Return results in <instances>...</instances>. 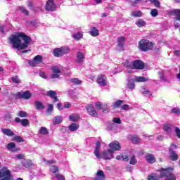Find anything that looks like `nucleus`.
I'll list each match as a JSON object with an SVG mask.
<instances>
[{"label":"nucleus","mask_w":180,"mask_h":180,"mask_svg":"<svg viewBox=\"0 0 180 180\" xmlns=\"http://www.w3.org/2000/svg\"><path fill=\"white\" fill-rule=\"evenodd\" d=\"M9 41L13 49L16 50H26L30 43H32V37L27 35L25 32H16L11 35Z\"/></svg>","instance_id":"nucleus-1"},{"label":"nucleus","mask_w":180,"mask_h":180,"mask_svg":"<svg viewBox=\"0 0 180 180\" xmlns=\"http://www.w3.org/2000/svg\"><path fill=\"white\" fill-rule=\"evenodd\" d=\"M139 49L141 51H150L154 49V43L146 39H141L139 42Z\"/></svg>","instance_id":"nucleus-2"},{"label":"nucleus","mask_w":180,"mask_h":180,"mask_svg":"<svg viewBox=\"0 0 180 180\" xmlns=\"http://www.w3.org/2000/svg\"><path fill=\"white\" fill-rule=\"evenodd\" d=\"M13 96L16 101L18 99H25V101H29L32 98V93L29 91V90H26L24 92H17L13 94Z\"/></svg>","instance_id":"nucleus-3"},{"label":"nucleus","mask_w":180,"mask_h":180,"mask_svg":"<svg viewBox=\"0 0 180 180\" xmlns=\"http://www.w3.org/2000/svg\"><path fill=\"white\" fill-rule=\"evenodd\" d=\"M109 151L110 153H115V151H120L122 150V146L120 145V143L117 141H114L109 143Z\"/></svg>","instance_id":"nucleus-4"},{"label":"nucleus","mask_w":180,"mask_h":180,"mask_svg":"<svg viewBox=\"0 0 180 180\" xmlns=\"http://www.w3.org/2000/svg\"><path fill=\"white\" fill-rule=\"evenodd\" d=\"M0 180H13V175L11 173V170H0Z\"/></svg>","instance_id":"nucleus-5"},{"label":"nucleus","mask_w":180,"mask_h":180,"mask_svg":"<svg viewBox=\"0 0 180 180\" xmlns=\"http://www.w3.org/2000/svg\"><path fill=\"white\" fill-rule=\"evenodd\" d=\"M69 49L61 48H56L53 51V54L55 57H63L64 54H68L69 51Z\"/></svg>","instance_id":"nucleus-6"},{"label":"nucleus","mask_w":180,"mask_h":180,"mask_svg":"<svg viewBox=\"0 0 180 180\" xmlns=\"http://www.w3.org/2000/svg\"><path fill=\"white\" fill-rule=\"evenodd\" d=\"M45 11L47 12H54L57 11V6L54 3V0H48L45 5Z\"/></svg>","instance_id":"nucleus-7"},{"label":"nucleus","mask_w":180,"mask_h":180,"mask_svg":"<svg viewBox=\"0 0 180 180\" xmlns=\"http://www.w3.org/2000/svg\"><path fill=\"white\" fill-rule=\"evenodd\" d=\"M146 64L141 60H133V70H144Z\"/></svg>","instance_id":"nucleus-8"},{"label":"nucleus","mask_w":180,"mask_h":180,"mask_svg":"<svg viewBox=\"0 0 180 180\" xmlns=\"http://www.w3.org/2000/svg\"><path fill=\"white\" fill-rule=\"evenodd\" d=\"M86 110H87L88 113L93 116V117H96L98 116V112H96V110H95V107H94V105L92 104H88L86 106Z\"/></svg>","instance_id":"nucleus-9"},{"label":"nucleus","mask_w":180,"mask_h":180,"mask_svg":"<svg viewBox=\"0 0 180 180\" xmlns=\"http://www.w3.org/2000/svg\"><path fill=\"white\" fill-rule=\"evenodd\" d=\"M101 158H103L105 161H108V160H112V158H114L113 153L108 149L101 153Z\"/></svg>","instance_id":"nucleus-10"},{"label":"nucleus","mask_w":180,"mask_h":180,"mask_svg":"<svg viewBox=\"0 0 180 180\" xmlns=\"http://www.w3.org/2000/svg\"><path fill=\"white\" fill-rule=\"evenodd\" d=\"M107 77L103 75H98L97 77V84L101 85V86H106L107 85Z\"/></svg>","instance_id":"nucleus-11"},{"label":"nucleus","mask_w":180,"mask_h":180,"mask_svg":"<svg viewBox=\"0 0 180 180\" xmlns=\"http://www.w3.org/2000/svg\"><path fill=\"white\" fill-rule=\"evenodd\" d=\"M46 96H49V98H51L53 99V103L58 102L60 100L58 99V97L57 96V92L56 91L50 90L48 91L46 94Z\"/></svg>","instance_id":"nucleus-12"},{"label":"nucleus","mask_w":180,"mask_h":180,"mask_svg":"<svg viewBox=\"0 0 180 180\" xmlns=\"http://www.w3.org/2000/svg\"><path fill=\"white\" fill-rule=\"evenodd\" d=\"M169 158L172 161H178V159L179 158V155L176 154V153L172 149V148H170L169 149Z\"/></svg>","instance_id":"nucleus-13"},{"label":"nucleus","mask_w":180,"mask_h":180,"mask_svg":"<svg viewBox=\"0 0 180 180\" xmlns=\"http://www.w3.org/2000/svg\"><path fill=\"white\" fill-rule=\"evenodd\" d=\"M94 155L98 160L101 159V141H97L96 143Z\"/></svg>","instance_id":"nucleus-14"},{"label":"nucleus","mask_w":180,"mask_h":180,"mask_svg":"<svg viewBox=\"0 0 180 180\" xmlns=\"http://www.w3.org/2000/svg\"><path fill=\"white\" fill-rule=\"evenodd\" d=\"M21 164L25 168H32V167H33V162H32L30 160H24L21 161Z\"/></svg>","instance_id":"nucleus-15"},{"label":"nucleus","mask_w":180,"mask_h":180,"mask_svg":"<svg viewBox=\"0 0 180 180\" xmlns=\"http://www.w3.org/2000/svg\"><path fill=\"white\" fill-rule=\"evenodd\" d=\"M146 161L149 162V164H154L155 162V158L151 153H147L146 155Z\"/></svg>","instance_id":"nucleus-16"},{"label":"nucleus","mask_w":180,"mask_h":180,"mask_svg":"<svg viewBox=\"0 0 180 180\" xmlns=\"http://www.w3.org/2000/svg\"><path fill=\"white\" fill-rule=\"evenodd\" d=\"M1 132L3 133V134H4V136H15V133L9 129H1Z\"/></svg>","instance_id":"nucleus-17"},{"label":"nucleus","mask_w":180,"mask_h":180,"mask_svg":"<svg viewBox=\"0 0 180 180\" xmlns=\"http://www.w3.org/2000/svg\"><path fill=\"white\" fill-rule=\"evenodd\" d=\"M77 63H79V64L84 62V60L85 59V56L84 55V53H82V52L79 51L77 52Z\"/></svg>","instance_id":"nucleus-18"},{"label":"nucleus","mask_w":180,"mask_h":180,"mask_svg":"<svg viewBox=\"0 0 180 180\" xmlns=\"http://www.w3.org/2000/svg\"><path fill=\"white\" fill-rule=\"evenodd\" d=\"M80 117H81L79 115V114L73 113L70 115L69 120L71 122H78L79 120Z\"/></svg>","instance_id":"nucleus-19"},{"label":"nucleus","mask_w":180,"mask_h":180,"mask_svg":"<svg viewBox=\"0 0 180 180\" xmlns=\"http://www.w3.org/2000/svg\"><path fill=\"white\" fill-rule=\"evenodd\" d=\"M89 34L93 37H96L97 36H99V30H98L96 27H93L91 31H89Z\"/></svg>","instance_id":"nucleus-20"},{"label":"nucleus","mask_w":180,"mask_h":180,"mask_svg":"<svg viewBox=\"0 0 180 180\" xmlns=\"http://www.w3.org/2000/svg\"><path fill=\"white\" fill-rule=\"evenodd\" d=\"M124 103V101L123 100H117L113 103V108L114 109H118V108H122V105Z\"/></svg>","instance_id":"nucleus-21"},{"label":"nucleus","mask_w":180,"mask_h":180,"mask_svg":"<svg viewBox=\"0 0 180 180\" xmlns=\"http://www.w3.org/2000/svg\"><path fill=\"white\" fill-rule=\"evenodd\" d=\"M172 15H174L176 16V20H179L180 22V10L179 9H174L170 11Z\"/></svg>","instance_id":"nucleus-22"},{"label":"nucleus","mask_w":180,"mask_h":180,"mask_svg":"<svg viewBox=\"0 0 180 180\" xmlns=\"http://www.w3.org/2000/svg\"><path fill=\"white\" fill-rule=\"evenodd\" d=\"M79 129V124H78L77 123H72L69 126L70 131H77V130Z\"/></svg>","instance_id":"nucleus-23"},{"label":"nucleus","mask_w":180,"mask_h":180,"mask_svg":"<svg viewBox=\"0 0 180 180\" xmlns=\"http://www.w3.org/2000/svg\"><path fill=\"white\" fill-rule=\"evenodd\" d=\"M34 105H35V108L37 110H43V109H44V108H46L44 106V105L43 104V103L40 102V101H35Z\"/></svg>","instance_id":"nucleus-24"},{"label":"nucleus","mask_w":180,"mask_h":180,"mask_svg":"<svg viewBox=\"0 0 180 180\" xmlns=\"http://www.w3.org/2000/svg\"><path fill=\"white\" fill-rule=\"evenodd\" d=\"M124 41H126V37H120L117 38V43L119 47H123L124 46Z\"/></svg>","instance_id":"nucleus-25"},{"label":"nucleus","mask_w":180,"mask_h":180,"mask_svg":"<svg viewBox=\"0 0 180 180\" xmlns=\"http://www.w3.org/2000/svg\"><path fill=\"white\" fill-rule=\"evenodd\" d=\"M127 88H129V89H134V86H136L134 80L133 79H128V83L127 84Z\"/></svg>","instance_id":"nucleus-26"},{"label":"nucleus","mask_w":180,"mask_h":180,"mask_svg":"<svg viewBox=\"0 0 180 180\" xmlns=\"http://www.w3.org/2000/svg\"><path fill=\"white\" fill-rule=\"evenodd\" d=\"M39 133L41 136H47L49 134V129L45 127H41L39 130Z\"/></svg>","instance_id":"nucleus-27"},{"label":"nucleus","mask_w":180,"mask_h":180,"mask_svg":"<svg viewBox=\"0 0 180 180\" xmlns=\"http://www.w3.org/2000/svg\"><path fill=\"white\" fill-rule=\"evenodd\" d=\"M7 148L8 150H12V151H19V149H15L16 148V145L13 142L7 144Z\"/></svg>","instance_id":"nucleus-28"},{"label":"nucleus","mask_w":180,"mask_h":180,"mask_svg":"<svg viewBox=\"0 0 180 180\" xmlns=\"http://www.w3.org/2000/svg\"><path fill=\"white\" fill-rule=\"evenodd\" d=\"M134 81H136V82H147V81H148V79L144 77L137 76V77H135Z\"/></svg>","instance_id":"nucleus-29"},{"label":"nucleus","mask_w":180,"mask_h":180,"mask_svg":"<svg viewBox=\"0 0 180 180\" xmlns=\"http://www.w3.org/2000/svg\"><path fill=\"white\" fill-rule=\"evenodd\" d=\"M143 13L141 11H135L131 13L132 18H141Z\"/></svg>","instance_id":"nucleus-30"},{"label":"nucleus","mask_w":180,"mask_h":180,"mask_svg":"<svg viewBox=\"0 0 180 180\" xmlns=\"http://www.w3.org/2000/svg\"><path fill=\"white\" fill-rule=\"evenodd\" d=\"M33 60L37 64H41V63H43V56L37 55L33 58Z\"/></svg>","instance_id":"nucleus-31"},{"label":"nucleus","mask_w":180,"mask_h":180,"mask_svg":"<svg viewBox=\"0 0 180 180\" xmlns=\"http://www.w3.org/2000/svg\"><path fill=\"white\" fill-rule=\"evenodd\" d=\"M70 82L73 85H81V84H82V81L79 80L78 78H72V79H70Z\"/></svg>","instance_id":"nucleus-32"},{"label":"nucleus","mask_w":180,"mask_h":180,"mask_svg":"<svg viewBox=\"0 0 180 180\" xmlns=\"http://www.w3.org/2000/svg\"><path fill=\"white\" fill-rule=\"evenodd\" d=\"M83 37H84V34H82V32H77L73 34V39L77 41L81 40V39H82Z\"/></svg>","instance_id":"nucleus-33"},{"label":"nucleus","mask_w":180,"mask_h":180,"mask_svg":"<svg viewBox=\"0 0 180 180\" xmlns=\"http://www.w3.org/2000/svg\"><path fill=\"white\" fill-rule=\"evenodd\" d=\"M18 9L21 13H24L25 16H29V11H27V9H26V8L22 6H19Z\"/></svg>","instance_id":"nucleus-34"},{"label":"nucleus","mask_w":180,"mask_h":180,"mask_svg":"<svg viewBox=\"0 0 180 180\" xmlns=\"http://www.w3.org/2000/svg\"><path fill=\"white\" fill-rule=\"evenodd\" d=\"M63 122V119L61 118V116H56L53 119V124H60Z\"/></svg>","instance_id":"nucleus-35"},{"label":"nucleus","mask_w":180,"mask_h":180,"mask_svg":"<svg viewBox=\"0 0 180 180\" xmlns=\"http://www.w3.org/2000/svg\"><path fill=\"white\" fill-rule=\"evenodd\" d=\"M148 180H158V175L155 173L150 174L148 176Z\"/></svg>","instance_id":"nucleus-36"},{"label":"nucleus","mask_w":180,"mask_h":180,"mask_svg":"<svg viewBox=\"0 0 180 180\" xmlns=\"http://www.w3.org/2000/svg\"><path fill=\"white\" fill-rule=\"evenodd\" d=\"M146 21H144L142 19H139L136 22V25L138 26V27H143V26H146Z\"/></svg>","instance_id":"nucleus-37"},{"label":"nucleus","mask_w":180,"mask_h":180,"mask_svg":"<svg viewBox=\"0 0 180 180\" xmlns=\"http://www.w3.org/2000/svg\"><path fill=\"white\" fill-rule=\"evenodd\" d=\"M171 127H172V124H165L163 126V130H165V131H167V133H169V131H171V130H172Z\"/></svg>","instance_id":"nucleus-38"},{"label":"nucleus","mask_w":180,"mask_h":180,"mask_svg":"<svg viewBox=\"0 0 180 180\" xmlns=\"http://www.w3.org/2000/svg\"><path fill=\"white\" fill-rule=\"evenodd\" d=\"M131 141L134 144H139L140 143V138L137 135H134L131 137Z\"/></svg>","instance_id":"nucleus-39"},{"label":"nucleus","mask_w":180,"mask_h":180,"mask_svg":"<svg viewBox=\"0 0 180 180\" xmlns=\"http://www.w3.org/2000/svg\"><path fill=\"white\" fill-rule=\"evenodd\" d=\"M124 65L127 68H131V70H133V61L130 62L129 60H127L124 63Z\"/></svg>","instance_id":"nucleus-40"},{"label":"nucleus","mask_w":180,"mask_h":180,"mask_svg":"<svg viewBox=\"0 0 180 180\" xmlns=\"http://www.w3.org/2000/svg\"><path fill=\"white\" fill-rule=\"evenodd\" d=\"M11 81H13V82L14 84H20L21 81L19 79V76L15 75L11 77Z\"/></svg>","instance_id":"nucleus-41"},{"label":"nucleus","mask_w":180,"mask_h":180,"mask_svg":"<svg viewBox=\"0 0 180 180\" xmlns=\"http://www.w3.org/2000/svg\"><path fill=\"white\" fill-rule=\"evenodd\" d=\"M96 176L98 178H103L106 179V176H105V173H103V171L98 170L96 173Z\"/></svg>","instance_id":"nucleus-42"},{"label":"nucleus","mask_w":180,"mask_h":180,"mask_svg":"<svg viewBox=\"0 0 180 180\" xmlns=\"http://www.w3.org/2000/svg\"><path fill=\"white\" fill-rule=\"evenodd\" d=\"M129 164L131 165H136V164H137V159H136V155H132V156L130 159Z\"/></svg>","instance_id":"nucleus-43"},{"label":"nucleus","mask_w":180,"mask_h":180,"mask_svg":"<svg viewBox=\"0 0 180 180\" xmlns=\"http://www.w3.org/2000/svg\"><path fill=\"white\" fill-rule=\"evenodd\" d=\"M142 94L143 95H149L150 96L152 95L151 91L148 89H146V87L142 89Z\"/></svg>","instance_id":"nucleus-44"},{"label":"nucleus","mask_w":180,"mask_h":180,"mask_svg":"<svg viewBox=\"0 0 180 180\" xmlns=\"http://www.w3.org/2000/svg\"><path fill=\"white\" fill-rule=\"evenodd\" d=\"M19 117H27V112L25 111H19L17 114Z\"/></svg>","instance_id":"nucleus-45"},{"label":"nucleus","mask_w":180,"mask_h":180,"mask_svg":"<svg viewBox=\"0 0 180 180\" xmlns=\"http://www.w3.org/2000/svg\"><path fill=\"white\" fill-rule=\"evenodd\" d=\"M50 171L52 174H56V172H58V167L54 165L50 166Z\"/></svg>","instance_id":"nucleus-46"},{"label":"nucleus","mask_w":180,"mask_h":180,"mask_svg":"<svg viewBox=\"0 0 180 180\" xmlns=\"http://www.w3.org/2000/svg\"><path fill=\"white\" fill-rule=\"evenodd\" d=\"M21 124L24 126V127H26V126H29V120L26 118L21 120Z\"/></svg>","instance_id":"nucleus-47"},{"label":"nucleus","mask_w":180,"mask_h":180,"mask_svg":"<svg viewBox=\"0 0 180 180\" xmlns=\"http://www.w3.org/2000/svg\"><path fill=\"white\" fill-rule=\"evenodd\" d=\"M52 71L54 72V74H60V72H61V70H60V68H58L57 66H53Z\"/></svg>","instance_id":"nucleus-48"},{"label":"nucleus","mask_w":180,"mask_h":180,"mask_svg":"<svg viewBox=\"0 0 180 180\" xmlns=\"http://www.w3.org/2000/svg\"><path fill=\"white\" fill-rule=\"evenodd\" d=\"M103 109V113H106V112H109V107H108V104L104 103L101 108Z\"/></svg>","instance_id":"nucleus-49"},{"label":"nucleus","mask_w":180,"mask_h":180,"mask_svg":"<svg viewBox=\"0 0 180 180\" xmlns=\"http://www.w3.org/2000/svg\"><path fill=\"white\" fill-rule=\"evenodd\" d=\"M14 140L15 141H18V143H23V141H25V140H23V139L22 137H20V136H14Z\"/></svg>","instance_id":"nucleus-50"},{"label":"nucleus","mask_w":180,"mask_h":180,"mask_svg":"<svg viewBox=\"0 0 180 180\" xmlns=\"http://www.w3.org/2000/svg\"><path fill=\"white\" fill-rule=\"evenodd\" d=\"M53 110H54V106L53 105V104H49L48 105L46 112H47V113H51V112H53Z\"/></svg>","instance_id":"nucleus-51"},{"label":"nucleus","mask_w":180,"mask_h":180,"mask_svg":"<svg viewBox=\"0 0 180 180\" xmlns=\"http://www.w3.org/2000/svg\"><path fill=\"white\" fill-rule=\"evenodd\" d=\"M150 15L153 18H155L158 15V11H157V9H152L151 11H150Z\"/></svg>","instance_id":"nucleus-52"},{"label":"nucleus","mask_w":180,"mask_h":180,"mask_svg":"<svg viewBox=\"0 0 180 180\" xmlns=\"http://www.w3.org/2000/svg\"><path fill=\"white\" fill-rule=\"evenodd\" d=\"M120 109H121L122 110H129V109H130V105H127V104H124V105H122V106L120 107Z\"/></svg>","instance_id":"nucleus-53"},{"label":"nucleus","mask_w":180,"mask_h":180,"mask_svg":"<svg viewBox=\"0 0 180 180\" xmlns=\"http://www.w3.org/2000/svg\"><path fill=\"white\" fill-rule=\"evenodd\" d=\"M103 105V104L101 102H97L96 103V109L100 110V109H102Z\"/></svg>","instance_id":"nucleus-54"},{"label":"nucleus","mask_w":180,"mask_h":180,"mask_svg":"<svg viewBox=\"0 0 180 180\" xmlns=\"http://www.w3.org/2000/svg\"><path fill=\"white\" fill-rule=\"evenodd\" d=\"M28 64L30 65V67H36L37 65V63L34 60H29Z\"/></svg>","instance_id":"nucleus-55"},{"label":"nucleus","mask_w":180,"mask_h":180,"mask_svg":"<svg viewBox=\"0 0 180 180\" xmlns=\"http://www.w3.org/2000/svg\"><path fill=\"white\" fill-rule=\"evenodd\" d=\"M121 157L123 161H126V162L129 161V155H127V154L121 155Z\"/></svg>","instance_id":"nucleus-56"},{"label":"nucleus","mask_w":180,"mask_h":180,"mask_svg":"<svg viewBox=\"0 0 180 180\" xmlns=\"http://www.w3.org/2000/svg\"><path fill=\"white\" fill-rule=\"evenodd\" d=\"M114 123H117V124H122V120L119 117H115L113 119Z\"/></svg>","instance_id":"nucleus-57"},{"label":"nucleus","mask_w":180,"mask_h":180,"mask_svg":"<svg viewBox=\"0 0 180 180\" xmlns=\"http://www.w3.org/2000/svg\"><path fill=\"white\" fill-rule=\"evenodd\" d=\"M56 178H57L58 180H65V178H64V176L60 174H56Z\"/></svg>","instance_id":"nucleus-58"},{"label":"nucleus","mask_w":180,"mask_h":180,"mask_svg":"<svg viewBox=\"0 0 180 180\" xmlns=\"http://www.w3.org/2000/svg\"><path fill=\"white\" fill-rule=\"evenodd\" d=\"M172 113H174L175 115H178L180 113V109L179 108H173L172 110Z\"/></svg>","instance_id":"nucleus-59"},{"label":"nucleus","mask_w":180,"mask_h":180,"mask_svg":"<svg viewBox=\"0 0 180 180\" xmlns=\"http://www.w3.org/2000/svg\"><path fill=\"white\" fill-rule=\"evenodd\" d=\"M25 157H26L25 154H18L16 155V158L18 160H24Z\"/></svg>","instance_id":"nucleus-60"},{"label":"nucleus","mask_w":180,"mask_h":180,"mask_svg":"<svg viewBox=\"0 0 180 180\" xmlns=\"http://www.w3.org/2000/svg\"><path fill=\"white\" fill-rule=\"evenodd\" d=\"M141 1V0H134V1H131V6H136Z\"/></svg>","instance_id":"nucleus-61"},{"label":"nucleus","mask_w":180,"mask_h":180,"mask_svg":"<svg viewBox=\"0 0 180 180\" xmlns=\"http://www.w3.org/2000/svg\"><path fill=\"white\" fill-rule=\"evenodd\" d=\"M175 133L179 139H180V129L179 127L175 128Z\"/></svg>","instance_id":"nucleus-62"},{"label":"nucleus","mask_w":180,"mask_h":180,"mask_svg":"<svg viewBox=\"0 0 180 180\" xmlns=\"http://www.w3.org/2000/svg\"><path fill=\"white\" fill-rule=\"evenodd\" d=\"M151 4H154L155 6L158 8V0H150Z\"/></svg>","instance_id":"nucleus-63"},{"label":"nucleus","mask_w":180,"mask_h":180,"mask_svg":"<svg viewBox=\"0 0 180 180\" xmlns=\"http://www.w3.org/2000/svg\"><path fill=\"white\" fill-rule=\"evenodd\" d=\"M106 179H103L102 177H98L96 176L95 178L93 179V180H105Z\"/></svg>","instance_id":"nucleus-64"}]
</instances>
